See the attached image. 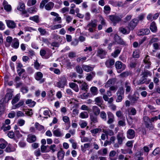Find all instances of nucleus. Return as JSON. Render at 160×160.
I'll list each match as a JSON object with an SVG mask.
<instances>
[{
  "instance_id": "obj_55",
  "label": "nucleus",
  "mask_w": 160,
  "mask_h": 160,
  "mask_svg": "<svg viewBox=\"0 0 160 160\" xmlns=\"http://www.w3.org/2000/svg\"><path fill=\"white\" fill-rule=\"evenodd\" d=\"M28 91V88L26 86L22 87L21 88V91L23 93H26Z\"/></svg>"
},
{
  "instance_id": "obj_45",
  "label": "nucleus",
  "mask_w": 160,
  "mask_h": 160,
  "mask_svg": "<svg viewBox=\"0 0 160 160\" xmlns=\"http://www.w3.org/2000/svg\"><path fill=\"white\" fill-rule=\"evenodd\" d=\"M37 9L34 7H31L27 10V12L29 13H34L37 12Z\"/></svg>"
},
{
  "instance_id": "obj_32",
  "label": "nucleus",
  "mask_w": 160,
  "mask_h": 160,
  "mask_svg": "<svg viewBox=\"0 0 160 160\" xmlns=\"http://www.w3.org/2000/svg\"><path fill=\"white\" fill-rule=\"evenodd\" d=\"M91 145L92 144L90 142L86 143L84 144L83 145H81V148L82 151L84 152H85L87 149L90 148Z\"/></svg>"
},
{
  "instance_id": "obj_29",
  "label": "nucleus",
  "mask_w": 160,
  "mask_h": 160,
  "mask_svg": "<svg viewBox=\"0 0 160 160\" xmlns=\"http://www.w3.org/2000/svg\"><path fill=\"white\" fill-rule=\"evenodd\" d=\"M92 109L93 113V114L94 115L98 116L101 112L100 108L96 106H92Z\"/></svg>"
},
{
  "instance_id": "obj_2",
  "label": "nucleus",
  "mask_w": 160,
  "mask_h": 160,
  "mask_svg": "<svg viewBox=\"0 0 160 160\" xmlns=\"http://www.w3.org/2000/svg\"><path fill=\"white\" fill-rule=\"evenodd\" d=\"M123 17V15L120 14L110 15L109 16V19L114 24H116L121 21Z\"/></svg>"
},
{
  "instance_id": "obj_14",
  "label": "nucleus",
  "mask_w": 160,
  "mask_h": 160,
  "mask_svg": "<svg viewBox=\"0 0 160 160\" xmlns=\"http://www.w3.org/2000/svg\"><path fill=\"white\" fill-rule=\"evenodd\" d=\"M89 116L91 124H92L98 122V116L92 113H90Z\"/></svg>"
},
{
  "instance_id": "obj_5",
  "label": "nucleus",
  "mask_w": 160,
  "mask_h": 160,
  "mask_svg": "<svg viewBox=\"0 0 160 160\" xmlns=\"http://www.w3.org/2000/svg\"><path fill=\"white\" fill-rule=\"evenodd\" d=\"M94 101L95 104L97 105L101 109H104V107L102 105L103 101L101 96H98L95 98Z\"/></svg>"
},
{
  "instance_id": "obj_34",
  "label": "nucleus",
  "mask_w": 160,
  "mask_h": 160,
  "mask_svg": "<svg viewBox=\"0 0 160 160\" xmlns=\"http://www.w3.org/2000/svg\"><path fill=\"white\" fill-rule=\"evenodd\" d=\"M115 82V80L114 78L109 79L106 83L105 87L108 88L111 87V85L114 84Z\"/></svg>"
},
{
  "instance_id": "obj_23",
  "label": "nucleus",
  "mask_w": 160,
  "mask_h": 160,
  "mask_svg": "<svg viewBox=\"0 0 160 160\" xmlns=\"http://www.w3.org/2000/svg\"><path fill=\"white\" fill-rule=\"evenodd\" d=\"M119 31L122 34L126 35L130 33V29L128 28H127L125 27H121L119 28Z\"/></svg>"
},
{
  "instance_id": "obj_33",
  "label": "nucleus",
  "mask_w": 160,
  "mask_h": 160,
  "mask_svg": "<svg viewBox=\"0 0 160 160\" xmlns=\"http://www.w3.org/2000/svg\"><path fill=\"white\" fill-rule=\"evenodd\" d=\"M102 132L106 134L107 137L108 136H112L114 134L113 131L109 129H103Z\"/></svg>"
},
{
  "instance_id": "obj_36",
  "label": "nucleus",
  "mask_w": 160,
  "mask_h": 160,
  "mask_svg": "<svg viewBox=\"0 0 160 160\" xmlns=\"http://www.w3.org/2000/svg\"><path fill=\"white\" fill-rule=\"evenodd\" d=\"M82 68L87 72H90L93 70V68L90 65H83L82 66Z\"/></svg>"
},
{
  "instance_id": "obj_63",
  "label": "nucleus",
  "mask_w": 160,
  "mask_h": 160,
  "mask_svg": "<svg viewBox=\"0 0 160 160\" xmlns=\"http://www.w3.org/2000/svg\"><path fill=\"white\" fill-rule=\"evenodd\" d=\"M101 131V129L95 128L90 131L91 132L92 134H96L98 133L99 131Z\"/></svg>"
},
{
  "instance_id": "obj_9",
  "label": "nucleus",
  "mask_w": 160,
  "mask_h": 160,
  "mask_svg": "<svg viewBox=\"0 0 160 160\" xmlns=\"http://www.w3.org/2000/svg\"><path fill=\"white\" fill-rule=\"evenodd\" d=\"M138 23V19H133L129 23L128 28H129L130 30H133L137 26Z\"/></svg>"
},
{
  "instance_id": "obj_43",
  "label": "nucleus",
  "mask_w": 160,
  "mask_h": 160,
  "mask_svg": "<svg viewBox=\"0 0 160 160\" xmlns=\"http://www.w3.org/2000/svg\"><path fill=\"white\" fill-rule=\"evenodd\" d=\"M100 118L104 121L107 120V114L104 111L101 112L100 114Z\"/></svg>"
},
{
  "instance_id": "obj_59",
  "label": "nucleus",
  "mask_w": 160,
  "mask_h": 160,
  "mask_svg": "<svg viewBox=\"0 0 160 160\" xmlns=\"http://www.w3.org/2000/svg\"><path fill=\"white\" fill-rule=\"evenodd\" d=\"M25 70L23 68L20 69H19L17 70V72L19 77L21 76L22 74L24 72H25Z\"/></svg>"
},
{
  "instance_id": "obj_41",
  "label": "nucleus",
  "mask_w": 160,
  "mask_h": 160,
  "mask_svg": "<svg viewBox=\"0 0 160 160\" xmlns=\"http://www.w3.org/2000/svg\"><path fill=\"white\" fill-rule=\"evenodd\" d=\"M65 152L63 151L60 150L58 152L57 156L59 160L62 159L64 156Z\"/></svg>"
},
{
  "instance_id": "obj_31",
  "label": "nucleus",
  "mask_w": 160,
  "mask_h": 160,
  "mask_svg": "<svg viewBox=\"0 0 160 160\" xmlns=\"http://www.w3.org/2000/svg\"><path fill=\"white\" fill-rule=\"evenodd\" d=\"M124 86L126 93L130 92L132 89L130 83L128 81H126L125 82Z\"/></svg>"
},
{
  "instance_id": "obj_54",
  "label": "nucleus",
  "mask_w": 160,
  "mask_h": 160,
  "mask_svg": "<svg viewBox=\"0 0 160 160\" xmlns=\"http://www.w3.org/2000/svg\"><path fill=\"white\" fill-rule=\"evenodd\" d=\"M36 2V0H28L27 2V5L29 6H31L35 5Z\"/></svg>"
},
{
  "instance_id": "obj_18",
  "label": "nucleus",
  "mask_w": 160,
  "mask_h": 160,
  "mask_svg": "<svg viewBox=\"0 0 160 160\" xmlns=\"http://www.w3.org/2000/svg\"><path fill=\"white\" fill-rule=\"evenodd\" d=\"M2 5L4 9L7 12H10L12 10V7L10 5L8 4V2L4 0L2 2Z\"/></svg>"
},
{
  "instance_id": "obj_58",
  "label": "nucleus",
  "mask_w": 160,
  "mask_h": 160,
  "mask_svg": "<svg viewBox=\"0 0 160 160\" xmlns=\"http://www.w3.org/2000/svg\"><path fill=\"white\" fill-rule=\"evenodd\" d=\"M25 123V121L22 119H18V125L20 126H23Z\"/></svg>"
},
{
  "instance_id": "obj_37",
  "label": "nucleus",
  "mask_w": 160,
  "mask_h": 160,
  "mask_svg": "<svg viewBox=\"0 0 160 160\" xmlns=\"http://www.w3.org/2000/svg\"><path fill=\"white\" fill-rule=\"evenodd\" d=\"M19 42L17 38H15L11 46L15 49H17L19 47Z\"/></svg>"
},
{
  "instance_id": "obj_15",
  "label": "nucleus",
  "mask_w": 160,
  "mask_h": 160,
  "mask_svg": "<svg viewBox=\"0 0 160 160\" xmlns=\"http://www.w3.org/2000/svg\"><path fill=\"white\" fill-rule=\"evenodd\" d=\"M122 50V48L119 47H116L115 50L111 53V56L114 58L117 57L120 53Z\"/></svg>"
},
{
  "instance_id": "obj_13",
  "label": "nucleus",
  "mask_w": 160,
  "mask_h": 160,
  "mask_svg": "<svg viewBox=\"0 0 160 160\" xmlns=\"http://www.w3.org/2000/svg\"><path fill=\"white\" fill-rule=\"evenodd\" d=\"M135 131L131 129H129L127 132V137L129 139H132L135 137Z\"/></svg>"
},
{
  "instance_id": "obj_35",
  "label": "nucleus",
  "mask_w": 160,
  "mask_h": 160,
  "mask_svg": "<svg viewBox=\"0 0 160 160\" xmlns=\"http://www.w3.org/2000/svg\"><path fill=\"white\" fill-rule=\"evenodd\" d=\"M54 6V3L52 2H50L47 3L45 6V8L47 10H52Z\"/></svg>"
},
{
  "instance_id": "obj_44",
  "label": "nucleus",
  "mask_w": 160,
  "mask_h": 160,
  "mask_svg": "<svg viewBox=\"0 0 160 160\" xmlns=\"http://www.w3.org/2000/svg\"><path fill=\"white\" fill-rule=\"evenodd\" d=\"M95 72H92L91 73L88 74L86 77V79L88 81H90L92 78L93 77L95 76Z\"/></svg>"
},
{
  "instance_id": "obj_51",
  "label": "nucleus",
  "mask_w": 160,
  "mask_h": 160,
  "mask_svg": "<svg viewBox=\"0 0 160 160\" xmlns=\"http://www.w3.org/2000/svg\"><path fill=\"white\" fill-rule=\"evenodd\" d=\"M29 18L31 20H32L36 23H38L40 22L38 16H35L32 17H30Z\"/></svg>"
},
{
  "instance_id": "obj_11",
  "label": "nucleus",
  "mask_w": 160,
  "mask_h": 160,
  "mask_svg": "<svg viewBox=\"0 0 160 160\" xmlns=\"http://www.w3.org/2000/svg\"><path fill=\"white\" fill-rule=\"evenodd\" d=\"M43 75L42 73L40 72H37L35 75V78L37 81H39L40 83L44 82L45 81L44 78H42Z\"/></svg>"
},
{
  "instance_id": "obj_62",
  "label": "nucleus",
  "mask_w": 160,
  "mask_h": 160,
  "mask_svg": "<svg viewBox=\"0 0 160 160\" xmlns=\"http://www.w3.org/2000/svg\"><path fill=\"white\" fill-rule=\"evenodd\" d=\"M153 14L152 13L148 14L147 16V19L149 21H152L153 19Z\"/></svg>"
},
{
  "instance_id": "obj_16",
  "label": "nucleus",
  "mask_w": 160,
  "mask_h": 160,
  "mask_svg": "<svg viewBox=\"0 0 160 160\" xmlns=\"http://www.w3.org/2000/svg\"><path fill=\"white\" fill-rule=\"evenodd\" d=\"M7 26L10 28L13 29L16 27V23L13 21L8 20H6Z\"/></svg>"
},
{
  "instance_id": "obj_50",
  "label": "nucleus",
  "mask_w": 160,
  "mask_h": 160,
  "mask_svg": "<svg viewBox=\"0 0 160 160\" xmlns=\"http://www.w3.org/2000/svg\"><path fill=\"white\" fill-rule=\"evenodd\" d=\"M15 150L14 148H12V146L10 144H9L5 149V151L8 152H13Z\"/></svg>"
},
{
  "instance_id": "obj_46",
  "label": "nucleus",
  "mask_w": 160,
  "mask_h": 160,
  "mask_svg": "<svg viewBox=\"0 0 160 160\" xmlns=\"http://www.w3.org/2000/svg\"><path fill=\"white\" fill-rule=\"evenodd\" d=\"M88 117V114L86 112H81L79 115V117L82 118H87Z\"/></svg>"
},
{
  "instance_id": "obj_10",
  "label": "nucleus",
  "mask_w": 160,
  "mask_h": 160,
  "mask_svg": "<svg viewBox=\"0 0 160 160\" xmlns=\"http://www.w3.org/2000/svg\"><path fill=\"white\" fill-rule=\"evenodd\" d=\"M125 138L124 135V133L122 132H119L117 135V139L119 144L121 145L123 143V141Z\"/></svg>"
},
{
  "instance_id": "obj_38",
  "label": "nucleus",
  "mask_w": 160,
  "mask_h": 160,
  "mask_svg": "<svg viewBox=\"0 0 160 160\" xmlns=\"http://www.w3.org/2000/svg\"><path fill=\"white\" fill-rule=\"evenodd\" d=\"M90 91L93 96L97 95L98 93V88L96 87L93 86L91 88Z\"/></svg>"
},
{
  "instance_id": "obj_64",
  "label": "nucleus",
  "mask_w": 160,
  "mask_h": 160,
  "mask_svg": "<svg viewBox=\"0 0 160 160\" xmlns=\"http://www.w3.org/2000/svg\"><path fill=\"white\" fill-rule=\"evenodd\" d=\"M38 30L40 32L41 35H45L46 33V30L41 28H39Z\"/></svg>"
},
{
  "instance_id": "obj_28",
  "label": "nucleus",
  "mask_w": 160,
  "mask_h": 160,
  "mask_svg": "<svg viewBox=\"0 0 160 160\" xmlns=\"http://www.w3.org/2000/svg\"><path fill=\"white\" fill-rule=\"evenodd\" d=\"M150 32V31L148 29L145 28L141 29L138 32L139 35L143 36L145 35H148Z\"/></svg>"
},
{
  "instance_id": "obj_25",
  "label": "nucleus",
  "mask_w": 160,
  "mask_h": 160,
  "mask_svg": "<svg viewBox=\"0 0 160 160\" xmlns=\"http://www.w3.org/2000/svg\"><path fill=\"white\" fill-rule=\"evenodd\" d=\"M24 100H20L18 103L15 104L12 106V109H15L19 108L24 104Z\"/></svg>"
},
{
  "instance_id": "obj_48",
  "label": "nucleus",
  "mask_w": 160,
  "mask_h": 160,
  "mask_svg": "<svg viewBox=\"0 0 160 160\" xmlns=\"http://www.w3.org/2000/svg\"><path fill=\"white\" fill-rule=\"evenodd\" d=\"M49 70L51 71H53L54 73L57 75H59L61 73L60 70L58 68H50Z\"/></svg>"
},
{
  "instance_id": "obj_39",
  "label": "nucleus",
  "mask_w": 160,
  "mask_h": 160,
  "mask_svg": "<svg viewBox=\"0 0 160 160\" xmlns=\"http://www.w3.org/2000/svg\"><path fill=\"white\" fill-rule=\"evenodd\" d=\"M152 74L151 72L149 71L148 70H144V71L142 72L141 75H143L146 78L148 77H150L152 75Z\"/></svg>"
},
{
  "instance_id": "obj_1",
  "label": "nucleus",
  "mask_w": 160,
  "mask_h": 160,
  "mask_svg": "<svg viewBox=\"0 0 160 160\" xmlns=\"http://www.w3.org/2000/svg\"><path fill=\"white\" fill-rule=\"evenodd\" d=\"M67 85V79L64 76H61L59 78L58 81L54 82V86L59 88H64Z\"/></svg>"
},
{
  "instance_id": "obj_8",
  "label": "nucleus",
  "mask_w": 160,
  "mask_h": 160,
  "mask_svg": "<svg viewBox=\"0 0 160 160\" xmlns=\"http://www.w3.org/2000/svg\"><path fill=\"white\" fill-rule=\"evenodd\" d=\"M114 40L115 42L118 44L123 46H125L127 45L126 42L117 35H115L114 36Z\"/></svg>"
},
{
  "instance_id": "obj_49",
  "label": "nucleus",
  "mask_w": 160,
  "mask_h": 160,
  "mask_svg": "<svg viewBox=\"0 0 160 160\" xmlns=\"http://www.w3.org/2000/svg\"><path fill=\"white\" fill-rule=\"evenodd\" d=\"M111 11L110 7L108 5H105L104 7V12L107 14H109Z\"/></svg>"
},
{
  "instance_id": "obj_7",
  "label": "nucleus",
  "mask_w": 160,
  "mask_h": 160,
  "mask_svg": "<svg viewBox=\"0 0 160 160\" xmlns=\"http://www.w3.org/2000/svg\"><path fill=\"white\" fill-rule=\"evenodd\" d=\"M107 53V52L106 50L101 48H98L97 55L101 59L105 58Z\"/></svg>"
},
{
  "instance_id": "obj_60",
  "label": "nucleus",
  "mask_w": 160,
  "mask_h": 160,
  "mask_svg": "<svg viewBox=\"0 0 160 160\" xmlns=\"http://www.w3.org/2000/svg\"><path fill=\"white\" fill-rule=\"evenodd\" d=\"M76 69L77 72L79 74H82V73L83 71L82 68L79 66H77L76 67Z\"/></svg>"
},
{
  "instance_id": "obj_27",
  "label": "nucleus",
  "mask_w": 160,
  "mask_h": 160,
  "mask_svg": "<svg viewBox=\"0 0 160 160\" xmlns=\"http://www.w3.org/2000/svg\"><path fill=\"white\" fill-rule=\"evenodd\" d=\"M150 28L153 32H156L157 31V27L156 23L154 21L152 22L150 25Z\"/></svg>"
},
{
  "instance_id": "obj_61",
  "label": "nucleus",
  "mask_w": 160,
  "mask_h": 160,
  "mask_svg": "<svg viewBox=\"0 0 160 160\" xmlns=\"http://www.w3.org/2000/svg\"><path fill=\"white\" fill-rule=\"evenodd\" d=\"M62 120L63 121L66 123H70L69 118L67 116H64L62 117Z\"/></svg>"
},
{
  "instance_id": "obj_20",
  "label": "nucleus",
  "mask_w": 160,
  "mask_h": 160,
  "mask_svg": "<svg viewBox=\"0 0 160 160\" xmlns=\"http://www.w3.org/2000/svg\"><path fill=\"white\" fill-rule=\"evenodd\" d=\"M36 136L32 134H29L27 136V140L29 143H31L36 141Z\"/></svg>"
},
{
  "instance_id": "obj_42",
  "label": "nucleus",
  "mask_w": 160,
  "mask_h": 160,
  "mask_svg": "<svg viewBox=\"0 0 160 160\" xmlns=\"http://www.w3.org/2000/svg\"><path fill=\"white\" fill-rule=\"evenodd\" d=\"M48 145L44 146L42 145L41 146V152L42 153L47 152H49V150L47 149V148H49Z\"/></svg>"
},
{
  "instance_id": "obj_52",
  "label": "nucleus",
  "mask_w": 160,
  "mask_h": 160,
  "mask_svg": "<svg viewBox=\"0 0 160 160\" xmlns=\"http://www.w3.org/2000/svg\"><path fill=\"white\" fill-rule=\"evenodd\" d=\"M26 103L27 104H30L33 107L35 105L36 102L34 101H32L31 99H28L26 101Z\"/></svg>"
},
{
  "instance_id": "obj_21",
  "label": "nucleus",
  "mask_w": 160,
  "mask_h": 160,
  "mask_svg": "<svg viewBox=\"0 0 160 160\" xmlns=\"http://www.w3.org/2000/svg\"><path fill=\"white\" fill-rule=\"evenodd\" d=\"M142 76V77L139 80V84H142L145 83L146 84H148L150 82L151 80L148 79V78H146L143 75Z\"/></svg>"
},
{
  "instance_id": "obj_47",
  "label": "nucleus",
  "mask_w": 160,
  "mask_h": 160,
  "mask_svg": "<svg viewBox=\"0 0 160 160\" xmlns=\"http://www.w3.org/2000/svg\"><path fill=\"white\" fill-rule=\"evenodd\" d=\"M80 88L82 90L87 91L88 89V85L85 82H82L81 86H80Z\"/></svg>"
},
{
  "instance_id": "obj_24",
  "label": "nucleus",
  "mask_w": 160,
  "mask_h": 160,
  "mask_svg": "<svg viewBox=\"0 0 160 160\" xmlns=\"http://www.w3.org/2000/svg\"><path fill=\"white\" fill-rule=\"evenodd\" d=\"M115 63V61L114 59H109L106 60L105 62L106 66L108 68H111L113 66Z\"/></svg>"
},
{
  "instance_id": "obj_12",
  "label": "nucleus",
  "mask_w": 160,
  "mask_h": 160,
  "mask_svg": "<svg viewBox=\"0 0 160 160\" xmlns=\"http://www.w3.org/2000/svg\"><path fill=\"white\" fill-rule=\"evenodd\" d=\"M115 66L117 69H121V71L124 70L126 67L125 64L120 61H117L115 63Z\"/></svg>"
},
{
  "instance_id": "obj_56",
  "label": "nucleus",
  "mask_w": 160,
  "mask_h": 160,
  "mask_svg": "<svg viewBox=\"0 0 160 160\" xmlns=\"http://www.w3.org/2000/svg\"><path fill=\"white\" fill-rule=\"evenodd\" d=\"M132 56L134 58H138L139 57V51L138 50L134 51L133 52Z\"/></svg>"
},
{
  "instance_id": "obj_4",
  "label": "nucleus",
  "mask_w": 160,
  "mask_h": 160,
  "mask_svg": "<svg viewBox=\"0 0 160 160\" xmlns=\"http://www.w3.org/2000/svg\"><path fill=\"white\" fill-rule=\"evenodd\" d=\"M117 96L116 100L117 102H121L124 98V92L122 87H121L118 89L116 93Z\"/></svg>"
},
{
  "instance_id": "obj_30",
  "label": "nucleus",
  "mask_w": 160,
  "mask_h": 160,
  "mask_svg": "<svg viewBox=\"0 0 160 160\" xmlns=\"http://www.w3.org/2000/svg\"><path fill=\"white\" fill-rule=\"evenodd\" d=\"M69 85L70 88L76 92L79 91V88L78 85L74 82H70Z\"/></svg>"
},
{
  "instance_id": "obj_26",
  "label": "nucleus",
  "mask_w": 160,
  "mask_h": 160,
  "mask_svg": "<svg viewBox=\"0 0 160 160\" xmlns=\"http://www.w3.org/2000/svg\"><path fill=\"white\" fill-rule=\"evenodd\" d=\"M20 95L19 93L16 94L12 98L11 103L12 106L18 102L20 100Z\"/></svg>"
},
{
  "instance_id": "obj_53",
  "label": "nucleus",
  "mask_w": 160,
  "mask_h": 160,
  "mask_svg": "<svg viewBox=\"0 0 160 160\" xmlns=\"http://www.w3.org/2000/svg\"><path fill=\"white\" fill-rule=\"evenodd\" d=\"M50 46H49V47L52 48V47H58L59 46V43L58 42H53L49 44Z\"/></svg>"
},
{
  "instance_id": "obj_6",
  "label": "nucleus",
  "mask_w": 160,
  "mask_h": 160,
  "mask_svg": "<svg viewBox=\"0 0 160 160\" xmlns=\"http://www.w3.org/2000/svg\"><path fill=\"white\" fill-rule=\"evenodd\" d=\"M97 25L96 21H91L87 26L86 28L90 32H93L94 28H96Z\"/></svg>"
},
{
  "instance_id": "obj_40",
  "label": "nucleus",
  "mask_w": 160,
  "mask_h": 160,
  "mask_svg": "<svg viewBox=\"0 0 160 160\" xmlns=\"http://www.w3.org/2000/svg\"><path fill=\"white\" fill-rule=\"evenodd\" d=\"M25 8L24 4L22 2H20L19 3V6L17 8V9L20 11H23Z\"/></svg>"
},
{
  "instance_id": "obj_3",
  "label": "nucleus",
  "mask_w": 160,
  "mask_h": 160,
  "mask_svg": "<svg viewBox=\"0 0 160 160\" xmlns=\"http://www.w3.org/2000/svg\"><path fill=\"white\" fill-rule=\"evenodd\" d=\"M144 123L146 128L150 130H152L153 126L151 121L150 119L148 116H145L143 117Z\"/></svg>"
},
{
  "instance_id": "obj_17",
  "label": "nucleus",
  "mask_w": 160,
  "mask_h": 160,
  "mask_svg": "<svg viewBox=\"0 0 160 160\" xmlns=\"http://www.w3.org/2000/svg\"><path fill=\"white\" fill-rule=\"evenodd\" d=\"M108 116V120L107 121V123L110 124L112 123L114 121V116L112 112L108 111L107 112Z\"/></svg>"
},
{
  "instance_id": "obj_19",
  "label": "nucleus",
  "mask_w": 160,
  "mask_h": 160,
  "mask_svg": "<svg viewBox=\"0 0 160 160\" xmlns=\"http://www.w3.org/2000/svg\"><path fill=\"white\" fill-rule=\"evenodd\" d=\"M143 61L145 64V68H149L151 65V62L149 60V57L148 55H147L145 56Z\"/></svg>"
},
{
  "instance_id": "obj_57",
  "label": "nucleus",
  "mask_w": 160,
  "mask_h": 160,
  "mask_svg": "<svg viewBox=\"0 0 160 160\" xmlns=\"http://www.w3.org/2000/svg\"><path fill=\"white\" fill-rule=\"evenodd\" d=\"M48 2V0H42L40 3V8L42 9L44 6L45 4Z\"/></svg>"
},
{
  "instance_id": "obj_22",
  "label": "nucleus",
  "mask_w": 160,
  "mask_h": 160,
  "mask_svg": "<svg viewBox=\"0 0 160 160\" xmlns=\"http://www.w3.org/2000/svg\"><path fill=\"white\" fill-rule=\"evenodd\" d=\"M52 132L53 135L56 137H62L63 135V133L62 132L59 128H57L53 130Z\"/></svg>"
}]
</instances>
